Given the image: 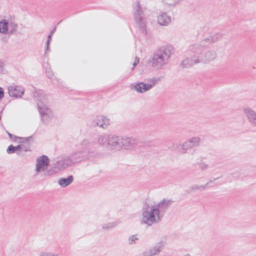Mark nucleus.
Segmentation results:
<instances>
[{"instance_id": "obj_19", "label": "nucleus", "mask_w": 256, "mask_h": 256, "mask_svg": "<svg viewBox=\"0 0 256 256\" xmlns=\"http://www.w3.org/2000/svg\"><path fill=\"white\" fill-rule=\"evenodd\" d=\"M110 138V135L107 134L99 135L96 138L97 142L99 145L104 146L108 148Z\"/></svg>"}, {"instance_id": "obj_17", "label": "nucleus", "mask_w": 256, "mask_h": 256, "mask_svg": "<svg viewBox=\"0 0 256 256\" xmlns=\"http://www.w3.org/2000/svg\"><path fill=\"white\" fill-rule=\"evenodd\" d=\"M170 22V16L166 12H162L158 16V22L161 26H167Z\"/></svg>"}, {"instance_id": "obj_15", "label": "nucleus", "mask_w": 256, "mask_h": 256, "mask_svg": "<svg viewBox=\"0 0 256 256\" xmlns=\"http://www.w3.org/2000/svg\"><path fill=\"white\" fill-rule=\"evenodd\" d=\"M73 166L69 156L62 158L56 163V166L60 170H64Z\"/></svg>"}, {"instance_id": "obj_24", "label": "nucleus", "mask_w": 256, "mask_h": 256, "mask_svg": "<svg viewBox=\"0 0 256 256\" xmlns=\"http://www.w3.org/2000/svg\"><path fill=\"white\" fill-rule=\"evenodd\" d=\"M192 148L198 146L201 142V139L199 136L192 137L188 140Z\"/></svg>"}, {"instance_id": "obj_34", "label": "nucleus", "mask_w": 256, "mask_h": 256, "mask_svg": "<svg viewBox=\"0 0 256 256\" xmlns=\"http://www.w3.org/2000/svg\"><path fill=\"white\" fill-rule=\"evenodd\" d=\"M139 61H140V60H139V58H138L137 56L136 57V58H135V60H134V62L133 63V68H132V70H133L134 68L138 65V64L139 62Z\"/></svg>"}, {"instance_id": "obj_36", "label": "nucleus", "mask_w": 256, "mask_h": 256, "mask_svg": "<svg viewBox=\"0 0 256 256\" xmlns=\"http://www.w3.org/2000/svg\"><path fill=\"white\" fill-rule=\"evenodd\" d=\"M46 74H47V76H48V78H52V73H51L50 72H48V71H46Z\"/></svg>"}, {"instance_id": "obj_7", "label": "nucleus", "mask_w": 256, "mask_h": 256, "mask_svg": "<svg viewBox=\"0 0 256 256\" xmlns=\"http://www.w3.org/2000/svg\"><path fill=\"white\" fill-rule=\"evenodd\" d=\"M166 242L161 240L154 246L145 248L141 253L140 256H158L164 248Z\"/></svg>"}, {"instance_id": "obj_13", "label": "nucleus", "mask_w": 256, "mask_h": 256, "mask_svg": "<svg viewBox=\"0 0 256 256\" xmlns=\"http://www.w3.org/2000/svg\"><path fill=\"white\" fill-rule=\"evenodd\" d=\"M110 119L106 116H101L92 120V126L94 127L99 126L105 128L110 124Z\"/></svg>"}, {"instance_id": "obj_31", "label": "nucleus", "mask_w": 256, "mask_h": 256, "mask_svg": "<svg viewBox=\"0 0 256 256\" xmlns=\"http://www.w3.org/2000/svg\"><path fill=\"white\" fill-rule=\"evenodd\" d=\"M90 144V142L88 140L84 139L82 141L80 144L82 146H87Z\"/></svg>"}, {"instance_id": "obj_10", "label": "nucleus", "mask_w": 256, "mask_h": 256, "mask_svg": "<svg viewBox=\"0 0 256 256\" xmlns=\"http://www.w3.org/2000/svg\"><path fill=\"white\" fill-rule=\"evenodd\" d=\"M243 111L250 124L256 128V112L250 107L244 108Z\"/></svg>"}, {"instance_id": "obj_38", "label": "nucleus", "mask_w": 256, "mask_h": 256, "mask_svg": "<svg viewBox=\"0 0 256 256\" xmlns=\"http://www.w3.org/2000/svg\"><path fill=\"white\" fill-rule=\"evenodd\" d=\"M56 28L55 27L53 30H52L51 32H50V33L49 34H52H52H54V32H55L56 31Z\"/></svg>"}, {"instance_id": "obj_11", "label": "nucleus", "mask_w": 256, "mask_h": 256, "mask_svg": "<svg viewBox=\"0 0 256 256\" xmlns=\"http://www.w3.org/2000/svg\"><path fill=\"white\" fill-rule=\"evenodd\" d=\"M69 156L73 165L88 158L86 152L84 151H77L72 153Z\"/></svg>"}, {"instance_id": "obj_30", "label": "nucleus", "mask_w": 256, "mask_h": 256, "mask_svg": "<svg viewBox=\"0 0 256 256\" xmlns=\"http://www.w3.org/2000/svg\"><path fill=\"white\" fill-rule=\"evenodd\" d=\"M52 34H48V40L46 42V50H50V41L52 40Z\"/></svg>"}, {"instance_id": "obj_27", "label": "nucleus", "mask_w": 256, "mask_h": 256, "mask_svg": "<svg viewBox=\"0 0 256 256\" xmlns=\"http://www.w3.org/2000/svg\"><path fill=\"white\" fill-rule=\"evenodd\" d=\"M138 240L137 234L132 235L128 238V242L129 244L132 245L136 244V241Z\"/></svg>"}, {"instance_id": "obj_33", "label": "nucleus", "mask_w": 256, "mask_h": 256, "mask_svg": "<svg viewBox=\"0 0 256 256\" xmlns=\"http://www.w3.org/2000/svg\"><path fill=\"white\" fill-rule=\"evenodd\" d=\"M7 134H8V136H9V138L12 140L13 138H14V140H16L17 139H20L21 138H20V137H18V136H14V135H12V134H11L10 133L8 132H7Z\"/></svg>"}, {"instance_id": "obj_37", "label": "nucleus", "mask_w": 256, "mask_h": 256, "mask_svg": "<svg viewBox=\"0 0 256 256\" xmlns=\"http://www.w3.org/2000/svg\"><path fill=\"white\" fill-rule=\"evenodd\" d=\"M2 40L4 42H8V38L6 36H3L2 38Z\"/></svg>"}, {"instance_id": "obj_5", "label": "nucleus", "mask_w": 256, "mask_h": 256, "mask_svg": "<svg viewBox=\"0 0 256 256\" xmlns=\"http://www.w3.org/2000/svg\"><path fill=\"white\" fill-rule=\"evenodd\" d=\"M133 14L136 24L144 34H146V24L144 12L139 1H136L132 6Z\"/></svg>"}, {"instance_id": "obj_28", "label": "nucleus", "mask_w": 256, "mask_h": 256, "mask_svg": "<svg viewBox=\"0 0 256 256\" xmlns=\"http://www.w3.org/2000/svg\"><path fill=\"white\" fill-rule=\"evenodd\" d=\"M164 2L167 4L171 6H175L179 4L182 0H163Z\"/></svg>"}, {"instance_id": "obj_23", "label": "nucleus", "mask_w": 256, "mask_h": 256, "mask_svg": "<svg viewBox=\"0 0 256 256\" xmlns=\"http://www.w3.org/2000/svg\"><path fill=\"white\" fill-rule=\"evenodd\" d=\"M180 152L182 154H186L187 152V150L188 149L192 148V146H191L190 142H188V140H187L184 142L180 144Z\"/></svg>"}, {"instance_id": "obj_29", "label": "nucleus", "mask_w": 256, "mask_h": 256, "mask_svg": "<svg viewBox=\"0 0 256 256\" xmlns=\"http://www.w3.org/2000/svg\"><path fill=\"white\" fill-rule=\"evenodd\" d=\"M40 256H60L58 254H55L54 252H43L40 254Z\"/></svg>"}, {"instance_id": "obj_22", "label": "nucleus", "mask_w": 256, "mask_h": 256, "mask_svg": "<svg viewBox=\"0 0 256 256\" xmlns=\"http://www.w3.org/2000/svg\"><path fill=\"white\" fill-rule=\"evenodd\" d=\"M9 23L6 20L0 21V33L6 34L8 32Z\"/></svg>"}, {"instance_id": "obj_12", "label": "nucleus", "mask_w": 256, "mask_h": 256, "mask_svg": "<svg viewBox=\"0 0 256 256\" xmlns=\"http://www.w3.org/2000/svg\"><path fill=\"white\" fill-rule=\"evenodd\" d=\"M24 89L20 86L12 84L8 87V92L10 96L21 98L24 94Z\"/></svg>"}, {"instance_id": "obj_2", "label": "nucleus", "mask_w": 256, "mask_h": 256, "mask_svg": "<svg viewBox=\"0 0 256 256\" xmlns=\"http://www.w3.org/2000/svg\"><path fill=\"white\" fill-rule=\"evenodd\" d=\"M174 52V48L171 45H167L158 49L151 56L150 60V66L156 70L162 69L168 63Z\"/></svg>"}, {"instance_id": "obj_39", "label": "nucleus", "mask_w": 256, "mask_h": 256, "mask_svg": "<svg viewBox=\"0 0 256 256\" xmlns=\"http://www.w3.org/2000/svg\"><path fill=\"white\" fill-rule=\"evenodd\" d=\"M0 65H1V67L2 68L4 64H1Z\"/></svg>"}, {"instance_id": "obj_16", "label": "nucleus", "mask_w": 256, "mask_h": 256, "mask_svg": "<svg viewBox=\"0 0 256 256\" xmlns=\"http://www.w3.org/2000/svg\"><path fill=\"white\" fill-rule=\"evenodd\" d=\"M172 202L173 201L171 200L164 199L162 201L154 206L158 210L160 213L162 214V216L164 217L165 212L172 204Z\"/></svg>"}, {"instance_id": "obj_18", "label": "nucleus", "mask_w": 256, "mask_h": 256, "mask_svg": "<svg viewBox=\"0 0 256 256\" xmlns=\"http://www.w3.org/2000/svg\"><path fill=\"white\" fill-rule=\"evenodd\" d=\"M218 178H214L213 180H210L204 185L194 184L187 190V192L188 193H191L196 190H203L207 188L209 184L212 182L214 180H216Z\"/></svg>"}, {"instance_id": "obj_20", "label": "nucleus", "mask_w": 256, "mask_h": 256, "mask_svg": "<svg viewBox=\"0 0 256 256\" xmlns=\"http://www.w3.org/2000/svg\"><path fill=\"white\" fill-rule=\"evenodd\" d=\"M74 180L72 176H69L67 178H60L58 180V184L62 188L70 185Z\"/></svg>"}, {"instance_id": "obj_25", "label": "nucleus", "mask_w": 256, "mask_h": 256, "mask_svg": "<svg viewBox=\"0 0 256 256\" xmlns=\"http://www.w3.org/2000/svg\"><path fill=\"white\" fill-rule=\"evenodd\" d=\"M18 26L14 22H10L9 23L8 28L9 31L8 32L9 34H14L17 30Z\"/></svg>"}, {"instance_id": "obj_35", "label": "nucleus", "mask_w": 256, "mask_h": 256, "mask_svg": "<svg viewBox=\"0 0 256 256\" xmlns=\"http://www.w3.org/2000/svg\"><path fill=\"white\" fill-rule=\"evenodd\" d=\"M4 97V90L0 87V100Z\"/></svg>"}, {"instance_id": "obj_1", "label": "nucleus", "mask_w": 256, "mask_h": 256, "mask_svg": "<svg viewBox=\"0 0 256 256\" xmlns=\"http://www.w3.org/2000/svg\"><path fill=\"white\" fill-rule=\"evenodd\" d=\"M217 40V38L210 36L198 43L190 45L188 51L190 56L184 59L180 66L183 68H186L200 63L208 64L214 60L217 57L216 52L214 50H206L204 48Z\"/></svg>"}, {"instance_id": "obj_32", "label": "nucleus", "mask_w": 256, "mask_h": 256, "mask_svg": "<svg viewBox=\"0 0 256 256\" xmlns=\"http://www.w3.org/2000/svg\"><path fill=\"white\" fill-rule=\"evenodd\" d=\"M200 168L202 170H205L208 168V165L204 162H202L200 164Z\"/></svg>"}, {"instance_id": "obj_8", "label": "nucleus", "mask_w": 256, "mask_h": 256, "mask_svg": "<svg viewBox=\"0 0 256 256\" xmlns=\"http://www.w3.org/2000/svg\"><path fill=\"white\" fill-rule=\"evenodd\" d=\"M49 159L46 156L43 155L36 158L35 170L37 173L45 171L48 167Z\"/></svg>"}, {"instance_id": "obj_21", "label": "nucleus", "mask_w": 256, "mask_h": 256, "mask_svg": "<svg viewBox=\"0 0 256 256\" xmlns=\"http://www.w3.org/2000/svg\"><path fill=\"white\" fill-rule=\"evenodd\" d=\"M20 150H23L22 147L21 145H18L16 146H14L13 145L11 144L8 146L6 150V152L8 154H12L16 152L19 154L20 152L18 151Z\"/></svg>"}, {"instance_id": "obj_6", "label": "nucleus", "mask_w": 256, "mask_h": 256, "mask_svg": "<svg viewBox=\"0 0 256 256\" xmlns=\"http://www.w3.org/2000/svg\"><path fill=\"white\" fill-rule=\"evenodd\" d=\"M157 82L158 80L156 78L148 79L146 80L144 82L132 84L130 88L138 93L144 94L153 88L157 84Z\"/></svg>"}, {"instance_id": "obj_3", "label": "nucleus", "mask_w": 256, "mask_h": 256, "mask_svg": "<svg viewBox=\"0 0 256 256\" xmlns=\"http://www.w3.org/2000/svg\"><path fill=\"white\" fill-rule=\"evenodd\" d=\"M41 120L45 124H48L54 117L52 110L48 106V100L45 94L40 90H36L34 93Z\"/></svg>"}, {"instance_id": "obj_26", "label": "nucleus", "mask_w": 256, "mask_h": 256, "mask_svg": "<svg viewBox=\"0 0 256 256\" xmlns=\"http://www.w3.org/2000/svg\"><path fill=\"white\" fill-rule=\"evenodd\" d=\"M118 224V222H116L105 224H102V229L104 230H108L109 229L112 228L116 226Z\"/></svg>"}, {"instance_id": "obj_9", "label": "nucleus", "mask_w": 256, "mask_h": 256, "mask_svg": "<svg viewBox=\"0 0 256 256\" xmlns=\"http://www.w3.org/2000/svg\"><path fill=\"white\" fill-rule=\"evenodd\" d=\"M137 144L136 140L132 137L121 136L120 148L131 150L135 148Z\"/></svg>"}, {"instance_id": "obj_14", "label": "nucleus", "mask_w": 256, "mask_h": 256, "mask_svg": "<svg viewBox=\"0 0 256 256\" xmlns=\"http://www.w3.org/2000/svg\"><path fill=\"white\" fill-rule=\"evenodd\" d=\"M121 136L110 135L108 148L110 150L120 149Z\"/></svg>"}, {"instance_id": "obj_4", "label": "nucleus", "mask_w": 256, "mask_h": 256, "mask_svg": "<svg viewBox=\"0 0 256 256\" xmlns=\"http://www.w3.org/2000/svg\"><path fill=\"white\" fill-rule=\"evenodd\" d=\"M162 218V214L154 205L144 204L142 210V224L151 226L160 223Z\"/></svg>"}]
</instances>
